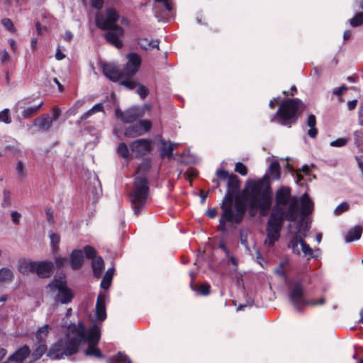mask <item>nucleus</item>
Masks as SVG:
<instances>
[{
	"label": "nucleus",
	"instance_id": "f257e3e1",
	"mask_svg": "<svg viewBox=\"0 0 363 363\" xmlns=\"http://www.w3.org/2000/svg\"><path fill=\"white\" fill-rule=\"evenodd\" d=\"M241 198L244 203L237 198L234 210L233 200L223 201L221 206L223 218L226 221L240 223L242 220L247 208H249L251 216H255L258 211L261 216H266L272 203L271 186L267 176L258 180L248 181L242 191Z\"/></svg>",
	"mask_w": 363,
	"mask_h": 363
},
{
	"label": "nucleus",
	"instance_id": "f03ea898",
	"mask_svg": "<svg viewBox=\"0 0 363 363\" xmlns=\"http://www.w3.org/2000/svg\"><path fill=\"white\" fill-rule=\"evenodd\" d=\"M298 198L291 197V189L279 188L275 194V206L272 208L267 225L265 245L272 247L280 237V231L284 220L295 222L298 218Z\"/></svg>",
	"mask_w": 363,
	"mask_h": 363
},
{
	"label": "nucleus",
	"instance_id": "7ed1b4c3",
	"mask_svg": "<svg viewBox=\"0 0 363 363\" xmlns=\"http://www.w3.org/2000/svg\"><path fill=\"white\" fill-rule=\"evenodd\" d=\"M80 337H84L83 328L71 323L67 327L65 335L50 346L48 357L51 359H60L77 354L80 348Z\"/></svg>",
	"mask_w": 363,
	"mask_h": 363
},
{
	"label": "nucleus",
	"instance_id": "20e7f679",
	"mask_svg": "<svg viewBox=\"0 0 363 363\" xmlns=\"http://www.w3.org/2000/svg\"><path fill=\"white\" fill-rule=\"evenodd\" d=\"M150 167L151 161L145 160L137 169L138 176L135 177L134 186L130 194L132 206L136 216L140 214L147 203L149 187L145 174Z\"/></svg>",
	"mask_w": 363,
	"mask_h": 363
},
{
	"label": "nucleus",
	"instance_id": "39448f33",
	"mask_svg": "<svg viewBox=\"0 0 363 363\" xmlns=\"http://www.w3.org/2000/svg\"><path fill=\"white\" fill-rule=\"evenodd\" d=\"M119 14L114 9H108L106 16L99 15L96 18V24L99 28L107 30L105 38L107 42L117 48L123 46L121 38L124 35V30L122 27L116 24L119 20Z\"/></svg>",
	"mask_w": 363,
	"mask_h": 363
},
{
	"label": "nucleus",
	"instance_id": "423d86ee",
	"mask_svg": "<svg viewBox=\"0 0 363 363\" xmlns=\"http://www.w3.org/2000/svg\"><path fill=\"white\" fill-rule=\"evenodd\" d=\"M304 109L305 105L299 99H286L280 104L271 122H277L282 125L291 127L296 123Z\"/></svg>",
	"mask_w": 363,
	"mask_h": 363
},
{
	"label": "nucleus",
	"instance_id": "0eeeda50",
	"mask_svg": "<svg viewBox=\"0 0 363 363\" xmlns=\"http://www.w3.org/2000/svg\"><path fill=\"white\" fill-rule=\"evenodd\" d=\"M289 299L295 308L300 311L306 306L322 305L325 303L324 298L308 301L305 298V291L300 283L296 284L289 294Z\"/></svg>",
	"mask_w": 363,
	"mask_h": 363
},
{
	"label": "nucleus",
	"instance_id": "6e6552de",
	"mask_svg": "<svg viewBox=\"0 0 363 363\" xmlns=\"http://www.w3.org/2000/svg\"><path fill=\"white\" fill-rule=\"evenodd\" d=\"M216 176L222 180L227 179V191L223 201L233 200L240 189V179L236 174H229L225 169H219L216 172Z\"/></svg>",
	"mask_w": 363,
	"mask_h": 363
},
{
	"label": "nucleus",
	"instance_id": "1a4fd4ad",
	"mask_svg": "<svg viewBox=\"0 0 363 363\" xmlns=\"http://www.w3.org/2000/svg\"><path fill=\"white\" fill-rule=\"evenodd\" d=\"M48 287H50L51 290H57L58 291L56 296V299L61 303H68L72 301L74 297V294L72 291L67 287L65 278H60L53 280L49 284Z\"/></svg>",
	"mask_w": 363,
	"mask_h": 363
},
{
	"label": "nucleus",
	"instance_id": "9d476101",
	"mask_svg": "<svg viewBox=\"0 0 363 363\" xmlns=\"http://www.w3.org/2000/svg\"><path fill=\"white\" fill-rule=\"evenodd\" d=\"M152 140L143 138L131 142L129 146L135 157H142L152 150Z\"/></svg>",
	"mask_w": 363,
	"mask_h": 363
},
{
	"label": "nucleus",
	"instance_id": "9b49d317",
	"mask_svg": "<svg viewBox=\"0 0 363 363\" xmlns=\"http://www.w3.org/2000/svg\"><path fill=\"white\" fill-rule=\"evenodd\" d=\"M75 325H81L84 329V337L79 338V344L88 342L89 344H98L101 337V328L96 325H93L86 332L84 325L79 322Z\"/></svg>",
	"mask_w": 363,
	"mask_h": 363
},
{
	"label": "nucleus",
	"instance_id": "f8f14e48",
	"mask_svg": "<svg viewBox=\"0 0 363 363\" xmlns=\"http://www.w3.org/2000/svg\"><path fill=\"white\" fill-rule=\"evenodd\" d=\"M152 128V123L149 120H141L138 123L125 128L124 135L128 138H136L149 132Z\"/></svg>",
	"mask_w": 363,
	"mask_h": 363
},
{
	"label": "nucleus",
	"instance_id": "ddd939ff",
	"mask_svg": "<svg viewBox=\"0 0 363 363\" xmlns=\"http://www.w3.org/2000/svg\"><path fill=\"white\" fill-rule=\"evenodd\" d=\"M128 62L123 69V74L125 77H129L135 75L141 65V57L135 52L127 55Z\"/></svg>",
	"mask_w": 363,
	"mask_h": 363
},
{
	"label": "nucleus",
	"instance_id": "4468645a",
	"mask_svg": "<svg viewBox=\"0 0 363 363\" xmlns=\"http://www.w3.org/2000/svg\"><path fill=\"white\" fill-rule=\"evenodd\" d=\"M53 269L54 265L52 262H36L34 272H35L40 277L47 278L50 277L53 272Z\"/></svg>",
	"mask_w": 363,
	"mask_h": 363
},
{
	"label": "nucleus",
	"instance_id": "2eb2a0df",
	"mask_svg": "<svg viewBox=\"0 0 363 363\" xmlns=\"http://www.w3.org/2000/svg\"><path fill=\"white\" fill-rule=\"evenodd\" d=\"M314 203L307 193L303 194L300 199V213L303 217L309 216L313 211Z\"/></svg>",
	"mask_w": 363,
	"mask_h": 363
},
{
	"label": "nucleus",
	"instance_id": "dca6fc26",
	"mask_svg": "<svg viewBox=\"0 0 363 363\" xmlns=\"http://www.w3.org/2000/svg\"><path fill=\"white\" fill-rule=\"evenodd\" d=\"M116 116L123 123H130L135 121L140 115L135 108H130L125 111H121L119 109L116 110Z\"/></svg>",
	"mask_w": 363,
	"mask_h": 363
},
{
	"label": "nucleus",
	"instance_id": "f3484780",
	"mask_svg": "<svg viewBox=\"0 0 363 363\" xmlns=\"http://www.w3.org/2000/svg\"><path fill=\"white\" fill-rule=\"evenodd\" d=\"M104 74L113 82H117L125 76L123 71L120 72L118 69L112 65H105L103 67Z\"/></svg>",
	"mask_w": 363,
	"mask_h": 363
},
{
	"label": "nucleus",
	"instance_id": "a211bd4d",
	"mask_svg": "<svg viewBox=\"0 0 363 363\" xmlns=\"http://www.w3.org/2000/svg\"><path fill=\"white\" fill-rule=\"evenodd\" d=\"M160 142L161 144V147L160 148V157L162 158H171L173 155V151L175 148L176 144L171 141L165 140L162 138V136H160Z\"/></svg>",
	"mask_w": 363,
	"mask_h": 363
},
{
	"label": "nucleus",
	"instance_id": "6ab92c4d",
	"mask_svg": "<svg viewBox=\"0 0 363 363\" xmlns=\"http://www.w3.org/2000/svg\"><path fill=\"white\" fill-rule=\"evenodd\" d=\"M105 300V294H99L96 303V316L100 321H104L106 318Z\"/></svg>",
	"mask_w": 363,
	"mask_h": 363
},
{
	"label": "nucleus",
	"instance_id": "aec40b11",
	"mask_svg": "<svg viewBox=\"0 0 363 363\" xmlns=\"http://www.w3.org/2000/svg\"><path fill=\"white\" fill-rule=\"evenodd\" d=\"M84 263L83 252L80 250H74L70 255L69 264L72 269H80Z\"/></svg>",
	"mask_w": 363,
	"mask_h": 363
},
{
	"label": "nucleus",
	"instance_id": "412c9836",
	"mask_svg": "<svg viewBox=\"0 0 363 363\" xmlns=\"http://www.w3.org/2000/svg\"><path fill=\"white\" fill-rule=\"evenodd\" d=\"M36 262L27 259H20L18 262V271L23 274H28L35 272Z\"/></svg>",
	"mask_w": 363,
	"mask_h": 363
},
{
	"label": "nucleus",
	"instance_id": "4be33fe9",
	"mask_svg": "<svg viewBox=\"0 0 363 363\" xmlns=\"http://www.w3.org/2000/svg\"><path fill=\"white\" fill-rule=\"evenodd\" d=\"M91 267L94 277L99 278L104 269V262L101 257H94L91 261Z\"/></svg>",
	"mask_w": 363,
	"mask_h": 363
},
{
	"label": "nucleus",
	"instance_id": "5701e85b",
	"mask_svg": "<svg viewBox=\"0 0 363 363\" xmlns=\"http://www.w3.org/2000/svg\"><path fill=\"white\" fill-rule=\"evenodd\" d=\"M307 125L309 127V130H308V135L312 138H315L318 133V129L316 128V118L313 114H311L308 116Z\"/></svg>",
	"mask_w": 363,
	"mask_h": 363
},
{
	"label": "nucleus",
	"instance_id": "b1692460",
	"mask_svg": "<svg viewBox=\"0 0 363 363\" xmlns=\"http://www.w3.org/2000/svg\"><path fill=\"white\" fill-rule=\"evenodd\" d=\"M51 330L52 328L48 324H45L43 326L39 328L35 333V337L38 342L45 343L46 338Z\"/></svg>",
	"mask_w": 363,
	"mask_h": 363
},
{
	"label": "nucleus",
	"instance_id": "393cba45",
	"mask_svg": "<svg viewBox=\"0 0 363 363\" xmlns=\"http://www.w3.org/2000/svg\"><path fill=\"white\" fill-rule=\"evenodd\" d=\"M52 119L49 117L38 118L35 120V125L43 131L48 130L52 126Z\"/></svg>",
	"mask_w": 363,
	"mask_h": 363
},
{
	"label": "nucleus",
	"instance_id": "a878e982",
	"mask_svg": "<svg viewBox=\"0 0 363 363\" xmlns=\"http://www.w3.org/2000/svg\"><path fill=\"white\" fill-rule=\"evenodd\" d=\"M362 233V228L360 226H356L351 229L345 236V241L350 242L359 240Z\"/></svg>",
	"mask_w": 363,
	"mask_h": 363
},
{
	"label": "nucleus",
	"instance_id": "bb28decb",
	"mask_svg": "<svg viewBox=\"0 0 363 363\" xmlns=\"http://www.w3.org/2000/svg\"><path fill=\"white\" fill-rule=\"evenodd\" d=\"M40 344L34 350L31 356L32 359L30 360L33 363L39 359L47 351V345L44 342H40Z\"/></svg>",
	"mask_w": 363,
	"mask_h": 363
},
{
	"label": "nucleus",
	"instance_id": "cd10ccee",
	"mask_svg": "<svg viewBox=\"0 0 363 363\" xmlns=\"http://www.w3.org/2000/svg\"><path fill=\"white\" fill-rule=\"evenodd\" d=\"M269 177L274 179L277 180L281 177L280 165L278 162L274 161L271 163L269 169Z\"/></svg>",
	"mask_w": 363,
	"mask_h": 363
},
{
	"label": "nucleus",
	"instance_id": "c85d7f7f",
	"mask_svg": "<svg viewBox=\"0 0 363 363\" xmlns=\"http://www.w3.org/2000/svg\"><path fill=\"white\" fill-rule=\"evenodd\" d=\"M114 274V269L110 268L108 269L106 272L105 273V275L104 276L101 282V288L104 289H107L109 288L111 281L113 277Z\"/></svg>",
	"mask_w": 363,
	"mask_h": 363
},
{
	"label": "nucleus",
	"instance_id": "c756f323",
	"mask_svg": "<svg viewBox=\"0 0 363 363\" xmlns=\"http://www.w3.org/2000/svg\"><path fill=\"white\" fill-rule=\"evenodd\" d=\"M97 344H89L88 347L84 351L86 356H94L97 358H103L104 355L99 348L96 347Z\"/></svg>",
	"mask_w": 363,
	"mask_h": 363
},
{
	"label": "nucleus",
	"instance_id": "7c9ffc66",
	"mask_svg": "<svg viewBox=\"0 0 363 363\" xmlns=\"http://www.w3.org/2000/svg\"><path fill=\"white\" fill-rule=\"evenodd\" d=\"M43 103L40 102L38 106H30L26 108L22 112V116L23 118H28L37 114L39 109L42 107Z\"/></svg>",
	"mask_w": 363,
	"mask_h": 363
},
{
	"label": "nucleus",
	"instance_id": "2f4dec72",
	"mask_svg": "<svg viewBox=\"0 0 363 363\" xmlns=\"http://www.w3.org/2000/svg\"><path fill=\"white\" fill-rule=\"evenodd\" d=\"M13 272L8 268H3L0 270V284L6 283L12 280Z\"/></svg>",
	"mask_w": 363,
	"mask_h": 363
},
{
	"label": "nucleus",
	"instance_id": "473e14b6",
	"mask_svg": "<svg viewBox=\"0 0 363 363\" xmlns=\"http://www.w3.org/2000/svg\"><path fill=\"white\" fill-rule=\"evenodd\" d=\"M109 362H115L116 363H131L129 357L122 352H118L116 355L109 359Z\"/></svg>",
	"mask_w": 363,
	"mask_h": 363
},
{
	"label": "nucleus",
	"instance_id": "72a5a7b5",
	"mask_svg": "<svg viewBox=\"0 0 363 363\" xmlns=\"http://www.w3.org/2000/svg\"><path fill=\"white\" fill-rule=\"evenodd\" d=\"M300 239L298 235H294L290 240L289 247L291 248L293 252L297 255L301 254V250L298 248V245H300Z\"/></svg>",
	"mask_w": 363,
	"mask_h": 363
},
{
	"label": "nucleus",
	"instance_id": "f704fd0d",
	"mask_svg": "<svg viewBox=\"0 0 363 363\" xmlns=\"http://www.w3.org/2000/svg\"><path fill=\"white\" fill-rule=\"evenodd\" d=\"M191 288H192V289L197 291L201 295L206 296L210 294L211 286L208 284H206V283L201 284H199V285L195 286H194L191 284Z\"/></svg>",
	"mask_w": 363,
	"mask_h": 363
},
{
	"label": "nucleus",
	"instance_id": "c9c22d12",
	"mask_svg": "<svg viewBox=\"0 0 363 363\" xmlns=\"http://www.w3.org/2000/svg\"><path fill=\"white\" fill-rule=\"evenodd\" d=\"M352 27H358L363 24V11L357 12L355 16L350 20Z\"/></svg>",
	"mask_w": 363,
	"mask_h": 363
},
{
	"label": "nucleus",
	"instance_id": "e433bc0d",
	"mask_svg": "<svg viewBox=\"0 0 363 363\" xmlns=\"http://www.w3.org/2000/svg\"><path fill=\"white\" fill-rule=\"evenodd\" d=\"M300 245L301 247V251L303 252L304 255H309L313 258H315L317 257V255L313 254L312 248L303 239H300Z\"/></svg>",
	"mask_w": 363,
	"mask_h": 363
},
{
	"label": "nucleus",
	"instance_id": "4c0bfd02",
	"mask_svg": "<svg viewBox=\"0 0 363 363\" xmlns=\"http://www.w3.org/2000/svg\"><path fill=\"white\" fill-rule=\"evenodd\" d=\"M117 152L118 155L125 159L128 158L130 155L128 147L127 145L124 143H121L118 145L117 148Z\"/></svg>",
	"mask_w": 363,
	"mask_h": 363
},
{
	"label": "nucleus",
	"instance_id": "58836bf2",
	"mask_svg": "<svg viewBox=\"0 0 363 363\" xmlns=\"http://www.w3.org/2000/svg\"><path fill=\"white\" fill-rule=\"evenodd\" d=\"M0 122L4 123L6 124H9L11 123V117L10 110L9 108H4L0 111Z\"/></svg>",
	"mask_w": 363,
	"mask_h": 363
},
{
	"label": "nucleus",
	"instance_id": "ea45409f",
	"mask_svg": "<svg viewBox=\"0 0 363 363\" xmlns=\"http://www.w3.org/2000/svg\"><path fill=\"white\" fill-rule=\"evenodd\" d=\"M350 141L349 138H340L330 143V146L341 147L345 146Z\"/></svg>",
	"mask_w": 363,
	"mask_h": 363
},
{
	"label": "nucleus",
	"instance_id": "a19ab883",
	"mask_svg": "<svg viewBox=\"0 0 363 363\" xmlns=\"http://www.w3.org/2000/svg\"><path fill=\"white\" fill-rule=\"evenodd\" d=\"M84 252L86 257L89 259H93L94 257H97L96 250L90 245H86L84 247Z\"/></svg>",
	"mask_w": 363,
	"mask_h": 363
},
{
	"label": "nucleus",
	"instance_id": "79ce46f5",
	"mask_svg": "<svg viewBox=\"0 0 363 363\" xmlns=\"http://www.w3.org/2000/svg\"><path fill=\"white\" fill-rule=\"evenodd\" d=\"M235 171L242 176L247 175L248 172L247 167L243 163L240 162L235 164Z\"/></svg>",
	"mask_w": 363,
	"mask_h": 363
},
{
	"label": "nucleus",
	"instance_id": "37998d69",
	"mask_svg": "<svg viewBox=\"0 0 363 363\" xmlns=\"http://www.w3.org/2000/svg\"><path fill=\"white\" fill-rule=\"evenodd\" d=\"M1 23L3 26L10 32L15 33L16 29L13 24V22L10 18H4L1 20Z\"/></svg>",
	"mask_w": 363,
	"mask_h": 363
},
{
	"label": "nucleus",
	"instance_id": "c03bdc74",
	"mask_svg": "<svg viewBox=\"0 0 363 363\" xmlns=\"http://www.w3.org/2000/svg\"><path fill=\"white\" fill-rule=\"evenodd\" d=\"M349 209V204L347 202H342L339 206L336 207L334 211V213L336 216H339L342 213L347 211Z\"/></svg>",
	"mask_w": 363,
	"mask_h": 363
},
{
	"label": "nucleus",
	"instance_id": "a18cd8bd",
	"mask_svg": "<svg viewBox=\"0 0 363 363\" xmlns=\"http://www.w3.org/2000/svg\"><path fill=\"white\" fill-rule=\"evenodd\" d=\"M50 243L54 250L58 248V244L60 242V235L57 233H52L50 235Z\"/></svg>",
	"mask_w": 363,
	"mask_h": 363
},
{
	"label": "nucleus",
	"instance_id": "49530a36",
	"mask_svg": "<svg viewBox=\"0 0 363 363\" xmlns=\"http://www.w3.org/2000/svg\"><path fill=\"white\" fill-rule=\"evenodd\" d=\"M250 233L248 230H242L240 232V240L242 245L248 248L247 243V236Z\"/></svg>",
	"mask_w": 363,
	"mask_h": 363
},
{
	"label": "nucleus",
	"instance_id": "de8ad7c7",
	"mask_svg": "<svg viewBox=\"0 0 363 363\" xmlns=\"http://www.w3.org/2000/svg\"><path fill=\"white\" fill-rule=\"evenodd\" d=\"M354 138L355 144L357 146H360L363 144V133L361 130H356L354 132Z\"/></svg>",
	"mask_w": 363,
	"mask_h": 363
},
{
	"label": "nucleus",
	"instance_id": "09e8293b",
	"mask_svg": "<svg viewBox=\"0 0 363 363\" xmlns=\"http://www.w3.org/2000/svg\"><path fill=\"white\" fill-rule=\"evenodd\" d=\"M11 205L10 192L9 191H4V201L2 203L3 207H9Z\"/></svg>",
	"mask_w": 363,
	"mask_h": 363
},
{
	"label": "nucleus",
	"instance_id": "8fccbe9b",
	"mask_svg": "<svg viewBox=\"0 0 363 363\" xmlns=\"http://www.w3.org/2000/svg\"><path fill=\"white\" fill-rule=\"evenodd\" d=\"M148 89L143 85H139L137 89V93L140 95L141 99H144L148 95Z\"/></svg>",
	"mask_w": 363,
	"mask_h": 363
},
{
	"label": "nucleus",
	"instance_id": "3c124183",
	"mask_svg": "<svg viewBox=\"0 0 363 363\" xmlns=\"http://www.w3.org/2000/svg\"><path fill=\"white\" fill-rule=\"evenodd\" d=\"M121 84L129 89H133L137 86L136 82L130 79L123 80L121 82Z\"/></svg>",
	"mask_w": 363,
	"mask_h": 363
},
{
	"label": "nucleus",
	"instance_id": "603ef678",
	"mask_svg": "<svg viewBox=\"0 0 363 363\" xmlns=\"http://www.w3.org/2000/svg\"><path fill=\"white\" fill-rule=\"evenodd\" d=\"M16 171L18 177L23 178L26 176V172L24 170L23 164L21 162H18L16 165Z\"/></svg>",
	"mask_w": 363,
	"mask_h": 363
},
{
	"label": "nucleus",
	"instance_id": "864d4df0",
	"mask_svg": "<svg viewBox=\"0 0 363 363\" xmlns=\"http://www.w3.org/2000/svg\"><path fill=\"white\" fill-rule=\"evenodd\" d=\"M157 2L162 3L166 9L169 11H171L172 9V0H155Z\"/></svg>",
	"mask_w": 363,
	"mask_h": 363
},
{
	"label": "nucleus",
	"instance_id": "5fc2aeb1",
	"mask_svg": "<svg viewBox=\"0 0 363 363\" xmlns=\"http://www.w3.org/2000/svg\"><path fill=\"white\" fill-rule=\"evenodd\" d=\"M347 90V86L345 85H342L338 88L333 89V94L336 96H340L343 94L344 91Z\"/></svg>",
	"mask_w": 363,
	"mask_h": 363
},
{
	"label": "nucleus",
	"instance_id": "6e6d98bb",
	"mask_svg": "<svg viewBox=\"0 0 363 363\" xmlns=\"http://www.w3.org/2000/svg\"><path fill=\"white\" fill-rule=\"evenodd\" d=\"M91 4L96 9H101L104 4V0H91Z\"/></svg>",
	"mask_w": 363,
	"mask_h": 363
},
{
	"label": "nucleus",
	"instance_id": "4d7b16f0",
	"mask_svg": "<svg viewBox=\"0 0 363 363\" xmlns=\"http://www.w3.org/2000/svg\"><path fill=\"white\" fill-rule=\"evenodd\" d=\"M67 262V259L62 257H55V264L57 267H61Z\"/></svg>",
	"mask_w": 363,
	"mask_h": 363
},
{
	"label": "nucleus",
	"instance_id": "13d9d810",
	"mask_svg": "<svg viewBox=\"0 0 363 363\" xmlns=\"http://www.w3.org/2000/svg\"><path fill=\"white\" fill-rule=\"evenodd\" d=\"M0 58L2 63L8 62L10 59L9 52L6 50L2 51Z\"/></svg>",
	"mask_w": 363,
	"mask_h": 363
},
{
	"label": "nucleus",
	"instance_id": "bf43d9fd",
	"mask_svg": "<svg viewBox=\"0 0 363 363\" xmlns=\"http://www.w3.org/2000/svg\"><path fill=\"white\" fill-rule=\"evenodd\" d=\"M92 111H94V113L98 112L104 111V105L102 103H99L94 105L92 108Z\"/></svg>",
	"mask_w": 363,
	"mask_h": 363
},
{
	"label": "nucleus",
	"instance_id": "052dcab7",
	"mask_svg": "<svg viewBox=\"0 0 363 363\" xmlns=\"http://www.w3.org/2000/svg\"><path fill=\"white\" fill-rule=\"evenodd\" d=\"M357 102H358V101L357 99H354V100L348 101V103H347L348 110H350V111L354 110L357 107Z\"/></svg>",
	"mask_w": 363,
	"mask_h": 363
},
{
	"label": "nucleus",
	"instance_id": "680f3d73",
	"mask_svg": "<svg viewBox=\"0 0 363 363\" xmlns=\"http://www.w3.org/2000/svg\"><path fill=\"white\" fill-rule=\"evenodd\" d=\"M20 217L21 215L17 211H13L11 213L12 220L14 223L18 224L19 223Z\"/></svg>",
	"mask_w": 363,
	"mask_h": 363
},
{
	"label": "nucleus",
	"instance_id": "e2e57ef3",
	"mask_svg": "<svg viewBox=\"0 0 363 363\" xmlns=\"http://www.w3.org/2000/svg\"><path fill=\"white\" fill-rule=\"evenodd\" d=\"M93 114H94V111H92V108H91L89 111H87L86 112H85L84 114H82V116H81V120L85 121L87 118H89L91 116H92Z\"/></svg>",
	"mask_w": 363,
	"mask_h": 363
},
{
	"label": "nucleus",
	"instance_id": "0e129e2a",
	"mask_svg": "<svg viewBox=\"0 0 363 363\" xmlns=\"http://www.w3.org/2000/svg\"><path fill=\"white\" fill-rule=\"evenodd\" d=\"M93 114H94V111H92V108H91L89 111H87L86 112H85L84 114H82V116H81V120L85 121L87 118H89L91 116H92Z\"/></svg>",
	"mask_w": 363,
	"mask_h": 363
},
{
	"label": "nucleus",
	"instance_id": "69168bd1",
	"mask_svg": "<svg viewBox=\"0 0 363 363\" xmlns=\"http://www.w3.org/2000/svg\"><path fill=\"white\" fill-rule=\"evenodd\" d=\"M93 114H94V111H92V108H91L89 111H87L86 112H85L84 114H82V116H81V120L85 121L87 118H89L91 116H92Z\"/></svg>",
	"mask_w": 363,
	"mask_h": 363
},
{
	"label": "nucleus",
	"instance_id": "338daca9",
	"mask_svg": "<svg viewBox=\"0 0 363 363\" xmlns=\"http://www.w3.org/2000/svg\"><path fill=\"white\" fill-rule=\"evenodd\" d=\"M149 42H150V41H149L147 39L144 38V39H141V40H140V43H140V47H141L143 49L147 50V49H148V48H149V46H148V43H149Z\"/></svg>",
	"mask_w": 363,
	"mask_h": 363
},
{
	"label": "nucleus",
	"instance_id": "774afa93",
	"mask_svg": "<svg viewBox=\"0 0 363 363\" xmlns=\"http://www.w3.org/2000/svg\"><path fill=\"white\" fill-rule=\"evenodd\" d=\"M359 124L363 125V106L359 109Z\"/></svg>",
	"mask_w": 363,
	"mask_h": 363
}]
</instances>
